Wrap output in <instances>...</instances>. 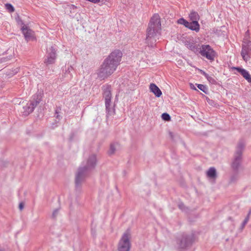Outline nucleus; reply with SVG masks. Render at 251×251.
<instances>
[{
  "label": "nucleus",
  "instance_id": "1",
  "mask_svg": "<svg viewBox=\"0 0 251 251\" xmlns=\"http://www.w3.org/2000/svg\"><path fill=\"white\" fill-rule=\"evenodd\" d=\"M122 53L120 50L112 51L103 61L100 69L98 71V77L103 80L111 75L120 64Z\"/></svg>",
  "mask_w": 251,
  "mask_h": 251
},
{
  "label": "nucleus",
  "instance_id": "2",
  "mask_svg": "<svg viewBox=\"0 0 251 251\" xmlns=\"http://www.w3.org/2000/svg\"><path fill=\"white\" fill-rule=\"evenodd\" d=\"M161 22L158 14H154L151 17L147 29L146 43L151 48H153L160 35Z\"/></svg>",
  "mask_w": 251,
  "mask_h": 251
},
{
  "label": "nucleus",
  "instance_id": "3",
  "mask_svg": "<svg viewBox=\"0 0 251 251\" xmlns=\"http://www.w3.org/2000/svg\"><path fill=\"white\" fill-rule=\"evenodd\" d=\"M96 162V156L93 154L89 157L86 162L84 161L82 163L75 176V185L76 189L80 188L81 184L86 177L94 169Z\"/></svg>",
  "mask_w": 251,
  "mask_h": 251
},
{
  "label": "nucleus",
  "instance_id": "4",
  "mask_svg": "<svg viewBox=\"0 0 251 251\" xmlns=\"http://www.w3.org/2000/svg\"><path fill=\"white\" fill-rule=\"evenodd\" d=\"M245 146V143L243 140H240L236 147L234 157L231 163L232 169L237 172L241 166L242 160V154Z\"/></svg>",
  "mask_w": 251,
  "mask_h": 251
},
{
  "label": "nucleus",
  "instance_id": "5",
  "mask_svg": "<svg viewBox=\"0 0 251 251\" xmlns=\"http://www.w3.org/2000/svg\"><path fill=\"white\" fill-rule=\"evenodd\" d=\"M176 241L177 249L185 250L192 245L194 241V236L192 234L183 233L176 238Z\"/></svg>",
  "mask_w": 251,
  "mask_h": 251
},
{
  "label": "nucleus",
  "instance_id": "6",
  "mask_svg": "<svg viewBox=\"0 0 251 251\" xmlns=\"http://www.w3.org/2000/svg\"><path fill=\"white\" fill-rule=\"evenodd\" d=\"M57 46L55 45L47 48L46 58L44 63L46 65L53 64L55 63L57 57Z\"/></svg>",
  "mask_w": 251,
  "mask_h": 251
},
{
  "label": "nucleus",
  "instance_id": "7",
  "mask_svg": "<svg viewBox=\"0 0 251 251\" xmlns=\"http://www.w3.org/2000/svg\"><path fill=\"white\" fill-rule=\"evenodd\" d=\"M201 55L210 61H213L216 56V51L209 45H202Z\"/></svg>",
  "mask_w": 251,
  "mask_h": 251
},
{
  "label": "nucleus",
  "instance_id": "8",
  "mask_svg": "<svg viewBox=\"0 0 251 251\" xmlns=\"http://www.w3.org/2000/svg\"><path fill=\"white\" fill-rule=\"evenodd\" d=\"M130 233L126 231L123 234L119 244V251H129L130 247L129 242Z\"/></svg>",
  "mask_w": 251,
  "mask_h": 251
},
{
  "label": "nucleus",
  "instance_id": "9",
  "mask_svg": "<svg viewBox=\"0 0 251 251\" xmlns=\"http://www.w3.org/2000/svg\"><path fill=\"white\" fill-rule=\"evenodd\" d=\"M241 55L243 60L247 62L251 56V41H244L242 45Z\"/></svg>",
  "mask_w": 251,
  "mask_h": 251
},
{
  "label": "nucleus",
  "instance_id": "10",
  "mask_svg": "<svg viewBox=\"0 0 251 251\" xmlns=\"http://www.w3.org/2000/svg\"><path fill=\"white\" fill-rule=\"evenodd\" d=\"M21 24L23 25L21 28V30L25 38L26 41L30 40L33 37V31L29 28L27 26L24 24L23 22L21 21Z\"/></svg>",
  "mask_w": 251,
  "mask_h": 251
},
{
  "label": "nucleus",
  "instance_id": "11",
  "mask_svg": "<svg viewBox=\"0 0 251 251\" xmlns=\"http://www.w3.org/2000/svg\"><path fill=\"white\" fill-rule=\"evenodd\" d=\"M233 69L237 71L248 82H251V75L246 70L238 67H233Z\"/></svg>",
  "mask_w": 251,
  "mask_h": 251
},
{
  "label": "nucleus",
  "instance_id": "12",
  "mask_svg": "<svg viewBox=\"0 0 251 251\" xmlns=\"http://www.w3.org/2000/svg\"><path fill=\"white\" fill-rule=\"evenodd\" d=\"M111 99V98H104L107 117H109L115 113V110L110 107Z\"/></svg>",
  "mask_w": 251,
  "mask_h": 251
},
{
  "label": "nucleus",
  "instance_id": "13",
  "mask_svg": "<svg viewBox=\"0 0 251 251\" xmlns=\"http://www.w3.org/2000/svg\"><path fill=\"white\" fill-rule=\"evenodd\" d=\"M41 94H36L32 96V100H30V105L33 107L35 108L36 106L40 103L41 101Z\"/></svg>",
  "mask_w": 251,
  "mask_h": 251
},
{
  "label": "nucleus",
  "instance_id": "14",
  "mask_svg": "<svg viewBox=\"0 0 251 251\" xmlns=\"http://www.w3.org/2000/svg\"><path fill=\"white\" fill-rule=\"evenodd\" d=\"M151 92L153 93L157 97H160L162 95V92L157 85L154 83H151L150 85Z\"/></svg>",
  "mask_w": 251,
  "mask_h": 251
},
{
  "label": "nucleus",
  "instance_id": "15",
  "mask_svg": "<svg viewBox=\"0 0 251 251\" xmlns=\"http://www.w3.org/2000/svg\"><path fill=\"white\" fill-rule=\"evenodd\" d=\"M74 69L71 66H65V69H63V71L64 72V76L67 78V79H71L73 77L72 72Z\"/></svg>",
  "mask_w": 251,
  "mask_h": 251
},
{
  "label": "nucleus",
  "instance_id": "16",
  "mask_svg": "<svg viewBox=\"0 0 251 251\" xmlns=\"http://www.w3.org/2000/svg\"><path fill=\"white\" fill-rule=\"evenodd\" d=\"M187 28L197 32L200 30V25L197 21H192L189 22V25Z\"/></svg>",
  "mask_w": 251,
  "mask_h": 251
},
{
  "label": "nucleus",
  "instance_id": "17",
  "mask_svg": "<svg viewBox=\"0 0 251 251\" xmlns=\"http://www.w3.org/2000/svg\"><path fill=\"white\" fill-rule=\"evenodd\" d=\"M102 89L104 98H111V88L109 85L103 86Z\"/></svg>",
  "mask_w": 251,
  "mask_h": 251
},
{
  "label": "nucleus",
  "instance_id": "18",
  "mask_svg": "<svg viewBox=\"0 0 251 251\" xmlns=\"http://www.w3.org/2000/svg\"><path fill=\"white\" fill-rule=\"evenodd\" d=\"M207 176L211 178H214L217 176L216 170L215 168L211 167L207 172Z\"/></svg>",
  "mask_w": 251,
  "mask_h": 251
},
{
  "label": "nucleus",
  "instance_id": "19",
  "mask_svg": "<svg viewBox=\"0 0 251 251\" xmlns=\"http://www.w3.org/2000/svg\"><path fill=\"white\" fill-rule=\"evenodd\" d=\"M118 146V144L117 143L111 144L110 146V149L108 152V154L110 155L113 154L115 153L116 148Z\"/></svg>",
  "mask_w": 251,
  "mask_h": 251
},
{
  "label": "nucleus",
  "instance_id": "20",
  "mask_svg": "<svg viewBox=\"0 0 251 251\" xmlns=\"http://www.w3.org/2000/svg\"><path fill=\"white\" fill-rule=\"evenodd\" d=\"M24 109H25V114H29L30 113H32L34 108L33 107H32L31 105H30V104H27V105L24 107Z\"/></svg>",
  "mask_w": 251,
  "mask_h": 251
},
{
  "label": "nucleus",
  "instance_id": "21",
  "mask_svg": "<svg viewBox=\"0 0 251 251\" xmlns=\"http://www.w3.org/2000/svg\"><path fill=\"white\" fill-rule=\"evenodd\" d=\"M189 17L192 21H197L199 19V15L197 12L193 11L191 12L189 14Z\"/></svg>",
  "mask_w": 251,
  "mask_h": 251
},
{
  "label": "nucleus",
  "instance_id": "22",
  "mask_svg": "<svg viewBox=\"0 0 251 251\" xmlns=\"http://www.w3.org/2000/svg\"><path fill=\"white\" fill-rule=\"evenodd\" d=\"M202 48V45H200V44H195V45L192 51H193L194 52H195L196 54H201V49Z\"/></svg>",
  "mask_w": 251,
  "mask_h": 251
},
{
  "label": "nucleus",
  "instance_id": "23",
  "mask_svg": "<svg viewBox=\"0 0 251 251\" xmlns=\"http://www.w3.org/2000/svg\"><path fill=\"white\" fill-rule=\"evenodd\" d=\"M196 85L198 88L205 94L208 93V88L205 85L201 84H196Z\"/></svg>",
  "mask_w": 251,
  "mask_h": 251
},
{
  "label": "nucleus",
  "instance_id": "24",
  "mask_svg": "<svg viewBox=\"0 0 251 251\" xmlns=\"http://www.w3.org/2000/svg\"><path fill=\"white\" fill-rule=\"evenodd\" d=\"M177 23L178 24L184 25L186 27L189 25V22L183 18L178 19Z\"/></svg>",
  "mask_w": 251,
  "mask_h": 251
},
{
  "label": "nucleus",
  "instance_id": "25",
  "mask_svg": "<svg viewBox=\"0 0 251 251\" xmlns=\"http://www.w3.org/2000/svg\"><path fill=\"white\" fill-rule=\"evenodd\" d=\"M206 78L208 82L212 84H216L217 83L216 79L213 76L208 75L206 77Z\"/></svg>",
  "mask_w": 251,
  "mask_h": 251
},
{
  "label": "nucleus",
  "instance_id": "26",
  "mask_svg": "<svg viewBox=\"0 0 251 251\" xmlns=\"http://www.w3.org/2000/svg\"><path fill=\"white\" fill-rule=\"evenodd\" d=\"M61 109L60 107H57L55 110L54 117L59 120L62 118L59 113L61 112Z\"/></svg>",
  "mask_w": 251,
  "mask_h": 251
},
{
  "label": "nucleus",
  "instance_id": "27",
  "mask_svg": "<svg viewBox=\"0 0 251 251\" xmlns=\"http://www.w3.org/2000/svg\"><path fill=\"white\" fill-rule=\"evenodd\" d=\"M5 7L6 9L8 10L10 12H13L14 11L15 9L13 5L10 3H6L5 4Z\"/></svg>",
  "mask_w": 251,
  "mask_h": 251
},
{
  "label": "nucleus",
  "instance_id": "28",
  "mask_svg": "<svg viewBox=\"0 0 251 251\" xmlns=\"http://www.w3.org/2000/svg\"><path fill=\"white\" fill-rule=\"evenodd\" d=\"M161 117L163 120L166 121H169L171 120V116L167 113H164L162 114Z\"/></svg>",
  "mask_w": 251,
  "mask_h": 251
},
{
  "label": "nucleus",
  "instance_id": "29",
  "mask_svg": "<svg viewBox=\"0 0 251 251\" xmlns=\"http://www.w3.org/2000/svg\"><path fill=\"white\" fill-rule=\"evenodd\" d=\"M249 220V216H247L245 219H244V221L243 222L241 226V229L242 230L244 227L247 224Z\"/></svg>",
  "mask_w": 251,
  "mask_h": 251
},
{
  "label": "nucleus",
  "instance_id": "30",
  "mask_svg": "<svg viewBox=\"0 0 251 251\" xmlns=\"http://www.w3.org/2000/svg\"><path fill=\"white\" fill-rule=\"evenodd\" d=\"M58 213H59V209H55L52 213V217L53 218V219H55L56 218V217L57 216V215H58Z\"/></svg>",
  "mask_w": 251,
  "mask_h": 251
},
{
  "label": "nucleus",
  "instance_id": "31",
  "mask_svg": "<svg viewBox=\"0 0 251 251\" xmlns=\"http://www.w3.org/2000/svg\"><path fill=\"white\" fill-rule=\"evenodd\" d=\"M178 206L180 209L182 211H185V206L182 202L179 203Z\"/></svg>",
  "mask_w": 251,
  "mask_h": 251
},
{
  "label": "nucleus",
  "instance_id": "32",
  "mask_svg": "<svg viewBox=\"0 0 251 251\" xmlns=\"http://www.w3.org/2000/svg\"><path fill=\"white\" fill-rule=\"evenodd\" d=\"M196 44H193V43H190L188 45V48L191 50H192L194 48V46Z\"/></svg>",
  "mask_w": 251,
  "mask_h": 251
},
{
  "label": "nucleus",
  "instance_id": "33",
  "mask_svg": "<svg viewBox=\"0 0 251 251\" xmlns=\"http://www.w3.org/2000/svg\"><path fill=\"white\" fill-rule=\"evenodd\" d=\"M200 73L204 75L205 77L208 75V74L202 70H199Z\"/></svg>",
  "mask_w": 251,
  "mask_h": 251
},
{
  "label": "nucleus",
  "instance_id": "34",
  "mask_svg": "<svg viewBox=\"0 0 251 251\" xmlns=\"http://www.w3.org/2000/svg\"><path fill=\"white\" fill-rule=\"evenodd\" d=\"M24 208V204L23 203H20L19 204V209L22 210Z\"/></svg>",
  "mask_w": 251,
  "mask_h": 251
},
{
  "label": "nucleus",
  "instance_id": "35",
  "mask_svg": "<svg viewBox=\"0 0 251 251\" xmlns=\"http://www.w3.org/2000/svg\"><path fill=\"white\" fill-rule=\"evenodd\" d=\"M235 179V177L234 176L231 177V181H232V182H234L233 181H234Z\"/></svg>",
  "mask_w": 251,
  "mask_h": 251
},
{
  "label": "nucleus",
  "instance_id": "36",
  "mask_svg": "<svg viewBox=\"0 0 251 251\" xmlns=\"http://www.w3.org/2000/svg\"><path fill=\"white\" fill-rule=\"evenodd\" d=\"M191 88L195 90H197L196 88H195L194 86L192 84H191Z\"/></svg>",
  "mask_w": 251,
  "mask_h": 251
},
{
  "label": "nucleus",
  "instance_id": "37",
  "mask_svg": "<svg viewBox=\"0 0 251 251\" xmlns=\"http://www.w3.org/2000/svg\"><path fill=\"white\" fill-rule=\"evenodd\" d=\"M251 214V210H250V211H249V213H248V215H247V216H249L250 217V214Z\"/></svg>",
  "mask_w": 251,
  "mask_h": 251
},
{
  "label": "nucleus",
  "instance_id": "38",
  "mask_svg": "<svg viewBox=\"0 0 251 251\" xmlns=\"http://www.w3.org/2000/svg\"><path fill=\"white\" fill-rule=\"evenodd\" d=\"M170 134L172 137H173V133L172 132L170 133Z\"/></svg>",
  "mask_w": 251,
  "mask_h": 251
}]
</instances>
